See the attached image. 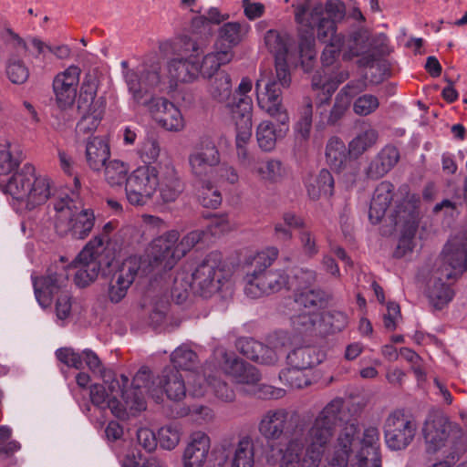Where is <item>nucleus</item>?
<instances>
[{
  "instance_id": "1",
  "label": "nucleus",
  "mask_w": 467,
  "mask_h": 467,
  "mask_svg": "<svg viewBox=\"0 0 467 467\" xmlns=\"http://www.w3.org/2000/svg\"><path fill=\"white\" fill-rule=\"evenodd\" d=\"M343 404L341 399L331 400L311 422L296 426L283 441L275 440L286 428L288 412L283 409L266 411L258 424L260 434L268 441L266 462L278 467H319L334 440Z\"/></svg>"
},
{
  "instance_id": "2",
  "label": "nucleus",
  "mask_w": 467,
  "mask_h": 467,
  "mask_svg": "<svg viewBox=\"0 0 467 467\" xmlns=\"http://www.w3.org/2000/svg\"><path fill=\"white\" fill-rule=\"evenodd\" d=\"M101 236L92 238L68 266L49 269L47 275L33 278L36 298L42 307L51 304L52 296L67 287L69 271H74V282L78 287H86L96 280L100 270L99 257L103 251Z\"/></svg>"
},
{
  "instance_id": "3",
  "label": "nucleus",
  "mask_w": 467,
  "mask_h": 467,
  "mask_svg": "<svg viewBox=\"0 0 467 467\" xmlns=\"http://www.w3.org/2000/svg\"><path fill=\"white\" fill-rule=\"evenodd\" d=\"M378 428L365 429L360 439L357 425L348 423L327 448V463L329 467H348V463L357 467H381Z\"/></svg>"
},
{
  "instance_id": "4",
  "label": "nucleus",
  "mask_w": 467,
  "mask_h": 467,
  "mask_svg": "<svg viewBox=\"0 0 467 467\" xmlns=\"http://www.w3.org/2000/svg\"><path fill=\"white\" fill-rule=\"evenodd\" d=\"M101 379L103 384H93L89 389L90 401L94 406L102 410L109 409L121 420L146 409L145 400L139 396L133 384L128 389L130 379L127 376L104 375Z\"/></svg>"
},
{
  "instance_id": "5",
  "label": "nucleus",
  "mask_w": 467,
  "mask_h": 467,
  "mask_svg": "<svg viewBox=\"0 0 467 467\" xmlns=\"http://www.w3.org/2000/svg\"><path fill=\"white\" fill-rule=\"evenodd\" d=\"M467 270V232L451 238L444 247L433 280L428 289L431 304L441 309L453 297V291L443 282L458 278Z\"/></svg>"
},
{
  "instance_id": "6",
  "label": "nucleus",
  "mask_w": 467,
  "mask_h": 467,
  "mask_svg": "<svg viewBox=\"0 0 467 467\" xmlns=\"http://www.w3.org/2000/svg\"><path fill=\"white\" fill-rule=\"evenodd\" d=\"M203 230H193L181 240L177 231H169L153 239L146 250L147 264L142 272L161 275L171 270L175 265L204 238Z\"/></svg>"
},
{
  "instance_id": "7",
  "label": "nucleus",
  "mask_w": 467,
  "mask_h": 467,
  "mask_svg": "<svg viewBox=\"0 0 467 467\" xmlns=\"http://www.w3.org/2000/svg\"><path fill=\"white\" fill-rule=\"evenodd\" d=\"M275 246L266 247L246 259L248 270L244 275V294L253 299L277 293L288 284L284 269H269L278 258Z\"/></svg>"
},
{
  "instance_id": "8",
  "label": "nucleus",
  "mask_w": 467,
  "mask_h": 467,
  "mask_svg": "<svg viewBox=\"0 0 467 467\" xmlns=\"http://www.w3.org/2000/svg\"><path fill=\"white\" fill-rule=\"evenodd\" d=\"M4 191L17 202V210L32 211L45 204L52 195V181L45 175L36 172L31 164H26L11 175L6 181H2Z\"/></svg>"
},
{
  "instance_id": "9",
  "label": "nucleus",
  "mask_w": 467,
  "mask_h": 467,
  "mask_svg": "<svg viewBox=\"0 0 467 467\" xmlns=\"http://www.w3.org/2000/svg\"><path fill=\"white\" fill-rule=\"evenodd\" d=\"M225 282L219 255L211 254L196 266L191 275V281L183 273L176 275L171 294L179 304L187 299L189 289L208 298L220 291Z\"/></svg>"
},
{
  "instance_id": "10",
  "label": "nucleus",
  "mask_w": 467,
  "mask_h": 467,
  "mask_svg": "<svg viewBox=\"0 0 467 467\" xmlns=\"http://www.w3.org/2000/svg\"><path fill=\"white\" fill-rule=\"evenodd\" d=\"M290 84V74L285 62L275 61V74L269 68H261L255 82L256 103L260 109L282 124L289 123V116L282 102L280 87Z\"/></svg>"
},
{
  "instance_id": "11",
  "label": "nucleus",
  "mask_w": 467,
  "mask_h": 467,
  "mask_svg": "<svg viewBox=\"0 0 467 467\" xmlns=\"http://www.w3.org/2000/svg\"><path fill=\"white\" fill-rule=\"evenodd\" d=\"M425 451L428 454L442 453L447 457L462 453L465 432L441 413H431L426 418L421 428Z\"/></svg>"
},
{
  "instance_id": "12",
  "label": "nucleus",
  "mask_w": 467,
  "mask_h": 467,
  "mask_svg": "<svg viewBox=\"0 0 467 467\" xmlns=\"http://www.w3.org/2000/svg\"><path fill=\"white\" fill-rule=\"evenodd\" d=\"M132 384L140 397L149 395L156 402H162L164 396L170 400L180 401L185 398L187 391L182 375L171 368H165L155 379L149 369L143 368L136 373Z\"/></svg>"
},
{
  "instance_id": "13",
  "label": "nucleus",
  "mask_w": 467,
  "mask_h": 467,
  "mask_svg": "<svg viewBox=\"0 0 467 467\" xmlns=\"http://www.w3.org/2000/svg\"><path fill=\"white\" fill-rule=\"evenodd\" d=\"M55 210V228L59 235L70 234L75 239H85L94 227V213L84 208L80 200L66 196L56 202Z\"/></svg>"
},
{
  "instance_id": "14",
  "label": "nucleus",
  "mask_w": 467,
  "mask_h": 467,
  "mask_svg": "<svg viewBox=\"0 0 467 467\" xmlns=\"http://www.w3.org/2000/svg\"><path fill=\"white\" fill-rule=\"evenodd\" d=\"M130 84L134 92V103L143 106L161 128L171 132H180L184 130V118L179 108L172 102L163 97L150 96V93L141 97L132 80Z\"/></svg>"
},
{
  "instance_id": "15",
  "label": "nucleus",
  "mask_w": 467,
  "mask_h": 467,
  "mask_svg": "<svg viewBox=\"0 0 467 467\" xmlns=\"http://www.w3.org/2000/svg\"><path fill=\"white\" fill-rule=\"evenodd\" d=\"M160 185L159 171L153 165H140L127 179L125 192L131 205L143 206L148 203Z\"/></svg>"
},
{
  "instance_id": "16",
  "label": "nucleus",
  "mask_w": 467,
  "mask_h": 467,
  "mask_svg": "<svg viewBox=\"0 0 467 467\" xmlns=\"http://www.w3.org/2000/svg\"><path fill=\"white\" fill-rule=\"evenodd\" d=\"M191 173L199 182L212 181L216 167L220 164L221 154L210 137H202L198 147L189 155Z\"/></svg>"
},
{
  "instance_id": "17",
  "label": "nucleus",
  "mask_w": 467,
  "mask_h": 467,
  "mask_svg": "<svg viewBox=\"0 0 467 467\" xmlns=\"http://www.w3.org/2000/svg\"><path fill=\"white\" fill-rule=\"evenodd\" d=\"M418 202L414 196L409 197L396 211L395 224L402 231L396 251L397 256H403L413 249V236L418 228Z\"/></svg>"
},
{
  "instance_id": "18",
  "label": "nucleus",
  "mask_w": 467,
  "mask_h": 467,
  "mask_svg": "<svg viewBox=\"0 0 467 467\" xmlns=\"http://www.w3.org/2000/svg\"><path fill=\"white\" fill-rule=\"evenodd\" d=\"M416 423L401 411L390 413L385 421L384 432L387 446L393 451L403 450L413 441Z\"/></svg>"
},
{
  "instance_id": "19",
  "label": "nucleus",
  "mask_w": 467,
  "mask_h": 467,
  "mask_svg": "<svg viewBox=\"0 0 467 467\" xmlns=\"http://www.w3.org/2000/svg\"><path fill=\"white\" fill-rule=\"evenodd\" d=\"M345 5L338 0H329L324 8L321 4L315 5L307 13L305 5H297L296 8V20L302 26L311 30L317 27L319 32L320 20L332 21L336 27V22L340 21L345 16Z\"/></svg>"
},
{
  "instance_id": "20",
  "label": "nucleus",
  "mask_w": 467,
  "mask_h": 467,
  "mask_svg": "<svg viewBox=\"0 0 467 467\" xmlns=\"http://www.w3.org/2000/svg\"><path fill=\"white\" fill-rule=\"evenodd\" d=\"M122 75L127 85L129 93L134 101V92L130 88V81L135 84L136 89L139 90L140 96L150 92V90L158 88L161 84L160 67L157 64L147 66L145 64L130 68L126 60L121 61Z\"/></svg>"
},
{
  "instance_id": "21",
  "label": "nucleus",
  "mask_w": 467,
  "mask_h": 467,
  "mask_svg": "<svg viewBox=\"0 0 467 467\" xmlns=\"http://www.w3.org/2000/svg\"><path fill=\"white\" fill-rule=\"evenodd\" d=\"M80 72L78 67L70 66L55 77L53 91L56 103L60 109L66 110L73 106L77 96Z\"/></svg>"
},
{
  "instance_id": "22",
  "label": "nucleus",
  "mask_w": 467,
  "mask_h": 467,
  "mask_svg": "<svg viewBox=\"0 0 467 467\" xmlns=\"http://www.w3.org/2000/svg\"><path fill=\"white\" fill-rule=\"evenodd\" d=\"M210 436L202 431H192L182 454V467H204L211 451Z\"/></svg>"
},
{
  "instance_id": "23",
  "label": "nucleus",
  "mask_w": 467,
  "mask_h": 467,
  "mask_svg": "<svg viewBox=\"0 0 467 467\" xmlns=\"http://www.w3.org/2000/svg\"><path fill=\"white\" fill-rule=\"evenodd\" d=\"M140 269L141 261L137 256H130L123 261L109 285V296L112 302L118 303L126 296Z\"/></svg>"
},
{
  "instance_id": "24",
  "label": "nucleus",
  "mask_w": 467,
  "mask_h": 467,
  "mask_svg": "<svg viewBox=\"0 0 467 467\" xmlns=\"http://www.w3.org/2000/svg\"><path fill=\"white\" fill-rule=\"evenodd\" d=\"M56 355L62 363L77 369L81 368L83 362H85L88 368L92 373L98 374L99 378H104V375H114L111 370L104 368L98 355L90 349H85L82 353H78L73 348H63L57 349Z\"/></svg>"
},
{
  "instance_id": "25",
  "label": "nucleus",
  "mask_w": 467,
  "mask_h": 467,
  "mask_svg": "<svg viewBox=\"0 0 467 467\" xmlns=\"http://www.w3.org/2000/svg\"><path fill=\"white\" fill-rule=\"evenodd\" d=\"M56 355L62 363L77 369L81 368L83 362H85L88 368L92 373L98 374L99 378H104V375H114L111 370L104 368L98 355L90 349H85L82 353H78L73 348H63L57 349Z\"/></svg>"
},
{
  "instance_id": "26",
  "label": "nucleus",
  "mask_w": 467,
  "mask_h": 467,
  "mask_svg": "<svg viewBox=\"0 0 467 467\" xmlns=\"http://www.w3.org/2000/svg\"><path fill=\"white\" fill-rule=\"evenodd\" d=\"M253 99L245 97L231 106V112L235 120L236 137L235 145H247L252 136L253 127Z\"/></svg>"
},
{
  "instance_id": "27",
  "label": "nucleus",
  "mask_w": 467,
  "mask_h": 467,
  "mask_svg": "<svg viewBox=\"0 0 467 467\" xmlns=\"http://www.w3.org/2000/svg\"><path fill=\"white\" fill-rule=\"evenodd\" d=\"M223 369L224 373L230 376L236 383L255 385L260 381L261 375L253 365L234 356H229L226 353H223Z\"/></svg>"
},
{
  "instance_id": "28",
  "label": "nucleus",
  "mask_w": 467,
  "mask_h": 467,
  "mask_svg": "<svg viewBox=\"0 0 467 467\" xmlns=\"http://www.w3.org/2000/svg\"><path fill=\"white\" fill-rule=\"evenodd\" d=\"M211 387L215 396L223 401H232L234 399V390L228 385L216 378L208 376V379H203L201 375L191 373L190 392L192 396L202 397Z\"/></svg>"
},
{
  "instance_id": "29",
  "label": "nucleus",
  "mask_w": 467,
  "mask_h": 467,
  "mask_svg": "<svg viewBox=\"0 0 467 467\" xmlns=\"http://www.w3.org/2000/svg\"><path fill=\"white\" fill-rule=\"evenodd\" d=\"M288 131V123L274 124L271 120H262L255 128V139L258 147L265 152L273 151L278 140L284 139Z\"/></svg>"
},
{
  "instance_id": "30",
  "label": "nucleus",
  "mask_w": 467,
  "mask_h": 467,
  "mask_svg": "<svg viewBox=\"0 0 467 467\" xmlns=\"http://www.w3.org/2000/svg\"><path fill=\"white\" fill-rule=\"evenodd\" d=\"M317 37L323 42L329 44L324 48L321 60L324 66L332 65L339 55L343 46V36L335 33V26L332 21L320 20Z\"/></svg>"
},
{
  "instance_id": "31",
  "label": "nucleus",
  "mask_w": 467,
  "mask_h": 467,
  "mask_svg": "<svg viewBox=\"0 0 467 467\" xmlns=\"http://www.w3.org/2000/svg\"><path fill=\"white\" fill-rule=\"evenodd\" d=\"M400 153L396 147H384L369 162L365 170L368 179L377 180L387 174L399 161Z\"/></svg>"
},
{
  "instance_id": "32",
  "label": "nucleus",
  "mask_w": 467,
  "mask_h": 467,
  "mask_svg": "<svg viewBox=\"0 0 467 467\" xmlns=\"http://www.w3.org/2000/svg\"><path fill=\"white\" fill-rule=\"evenodd\" d=\"M394 186L389 182H380L374 191L368 216L373 223L380 222L393 199Z\"/></svg>"
},
{
  "instance_id": "33",
  "label": "nucleus",
  "mask_w": 467,
  "mask_h": 467,
  "mask_svg": "<svg viewBox=\"0 0 467 467\" xmlns=\"http://www.w3.org/2000/svg\"><path fill=\"white\" fill-rule=\"evenodd\" d=\"M105 108L106 99L104 97H99L97 102L87 106V108L78 107L82 115L78 123V131L84 134L95 131L103 118Z\"/></svg>"
},
{
  "instance_id": "34",
  "label": "nucleus",
  "mask_w": 467,
  "mask_h": 467,
  "mask_svg": "<svg viewBox=\"0 0 467 467\" xmlns=\"http://www.w3.org/2000/svg\"><path fill=\"white\" fill-rule=\"evenodd\" d=\"M168 74L174 84L177 82H191L199 75V63L192 57L186 59H171L168 63Z\"/></svg>"
},
{
  "instance_id": "35",
  "label": "nucleus",
  "mask_w": 467,
  "mask_h": 467,
  "mask_svg": "<svg viewBox=\"0 0 467 467\" xmlns=\"http://www.w3.org/2000/svg\"><path fill=\"white\" fill-rule=\"evenodd\" d=\"M252 172L261 181L275 183L282 181L286 175V170L282 161L274 158H265L256 161Z\"/></svg>"
},
{
  "instance_id": "36",
  "label": "nucleus",
  "mask_w": 467,
  "mask_h": 467,
  "mask_svg": "<svg viewBox=\"0 0 467 467\" xmlns=\"http://www.w3.org/2000/svg\"><path fill=\"white\" fill-rule=\"evenodd\" d=\"M109 156V146L104 138L93 137L88 140L86 160L90 169L96 171H100Z\"/></svg>"
},
{
  "instance_id": "37",
  "label": "nucleus",
  "mask_w": 467,
  "mask_h": 467,
  "mask_svg": "<svg viewBox=\"0 0 467 467\" xmlns=\"http://www.w3.org/2000/svg\"><path fill=\"white\" fill-rule=\"evenodd\" d=\"M250 26L246 23L228 22L219 30V45L223 46V49H229L238 45L248 34Z\"/></svg>"
},
{
  "instance_id": "38",
  "label": "nucleus",
  "mask_w": 467,
  "mask_h": 467,
  "mask_svg": "<svg viewBox=\"0 0 467 467\" xmlns=\"http://www.w3.org/2000/svg\"><path fill=\"white\" fill-rule=\"evenodd\" d=\"M234 57L233 51L229 49H220L216 47L215 52L207 54L201 65H199V74L204 78L213 77L221 66L228 64Z\"/></svg>"
},
{
  "instance_id": "39",
  "label": "nucleus",
  "mask_w": 467,
  "mask_h": 467,
  "mask_svg": "<svg viewBox=\"0 0 467 467\" xmlns=\"http://www.w3.org/2000/svg\"><path fill=\"white\" fill-rule=\"evenodd\" d=\"M348 153L346 145L339 138L332 137L326 149V159L331 169L341 171L348 162Z\"/></svg>"
},
{
  "instance_id": "40",
  "label": "nucleus",
  "mask_w": 467,
  "mask_h": 467,
  "mask_svg": "<svg viewBox=\"0 0 467 467\" xmlns=\"http://www.w3.org/2000/svg\"><path fill=\"white\" fill-rule=\"evenodd\" d=\"M231 467H254V447L249 437H243L235 445L231 457Z\"/></svg>"
},
{
  "instance_id": "41",
  "label": "nucleus",
  "mask_w": 467,
  "mask_h": 467,
  "mask_svg": "<svg viewBox=\"0 0 467 467\" xmlns=\"http://www.w3.org/2000/svg\"><path fill=\"white\" fill-rule=\"evenodd\" d=\"M307 192L312 199L329 197L334 192V179L331 173L323 169L307 183Z\"/></svg>"
},
{
  "instance_id": "42",
  "label": "nucleus",
  "mask_w": 467,
  "mask_h": 467,
  "mask_svg": "<svg viewBox=\"0 0 467 467\" xmlns=\"http://www.w3.org/2000/svg\"><path fill=\"white\" fill-rule=\"evenodd\" d=\"M322 296L319 291L314 289L298 290L293 300L287 305L294 311L314 310L321 304Z\"/></svg>"
},
{
  "instance_id": "43",
  "label": "nucleus",
  "mask_w": 467,
  "mask_h": 467,
  "mask_svg": "<svg viewBox=\"0 0 467 467\" xmlns=\"http://www.w3.org/2000/svg\"><path fill=\"white\" fill-rule=\"evenodd\" d=\"M161 184V194L164 202L174 201L182 191L175 167L171 163L165 164V172Z\"/></svg>"
},
{
  "instance_id": "44",
  "label": "nucleus",
  "mask_w": 467,
  "mask_h": 467,
  "mask_svg": "<svg viewBox=\"0 0 467 467\" xmlns=\"http://www.w3.org/2000/svg\"><path fill=\"white\" fill-rule=\"evenodd\" d=\"M319 362V355L317 354L315 348L310 347L296 348L287 355V365L308 371Z\"/></svg>"
},
{
  "instance_id": "45",
  "label": "nucleus",
  "mask_w": 467,
  "mask_h": 467,
  "mask_svg": "<svg viewBox=\"0 0 467 467\" xmlns=\"http://www.w3.org/2000/svg\"><path fill=\"white\" fill-rule=\"evenodd\" d=\"M378 137V132L373 129L359 132L349 141L348 154L354 158L360 157L376 144Z\"/></svg>"
},
{
  "instance_id": "46",
  "label": "nucleus",
  "mask_w": 467,
  "mask_h": 467,
  "mask_svg": "<svg viewBox=\"0 0 467 467\" xmlns=\"http://www.w3.org/2000/svg\"><path fill=\"white\" fill-rule=\"evenodd\" d=\"M103 167L104 177L107 183L111 187H121L123 183L127 184L129 177V165L119 160H111Z\"/></svg>"
},
{
  "instance_id": "47",
  "label": "nucleus",
  "mask_w": 467,
  "mask_h": 467,
  "mask_svg": "<svg viewBox=\"0 0 467 467\" xmlns=\"http://www.w3.org/2000/svg\"><path fill=\"white\" fill-rule=\"evenodd\" d=\"M182 430L178 423H169L158 431V442L161 449L166 451L174 450L180 443Z\"/></svg>"
},
{
  "instance_id": "48",
  "label": "nucleus",
  "mask_w": 467,
  "mask_h": 467,
  "mask_svg": "<svg viewBox=\"0 0 467 467\" xmlns=\"http://www.w3.org/2000/svg\"><path fill=\"white\" fill-rule=\"evenodd\" d=\"M348 323L346 314L340 311H327L320 313L319 331L324 333H335L343 330Z\"/></svg>"
},
{
  "instance_id": "49",
  "label": "nucleus",
  "mask_w": 467,
  "mask_h": 467,
  "mask_svg": "<svg viewBox=\"0 0 467 467\" xmlns=\"http://www.w3.org/2000/svg\"><path fill=\"white\" fill-rule=\"evenodd\" d=\"M161 153V147L159 140L152 136H147L139 145L137 154L142 161V165L155 163Z\"/></svg>"
},
{
  "instance_id": "50",
  "label": "nucleus",
  "mask_w": 467,
  "mask_h": 467,
  "mask_svg": "<svg viewBox=\"0 0 467 467\" xmlns=\"http://www.w3.org/2000/svg\"><path fill=\"white\" fill-rule=\"evenodd\" d=\"M99 79L95 73H88L83 80L80 94L78 100V107L87 108L98 101L97 97Z\"/></svg>"
},
{
  "instance_id": "51",
  "label": "nucleus",
  "mask_w": 467,
  "mask_h": 467,
  "mask_svg": "<svg viewBox=\"0 0 467 467\" xmlns=\"http://www.w3.org/2000/svg\"><path fill=\"white\" fill-rule=\"evenodd\" d=\"M280 379L294 389H301L310 384L309 371L289 366L283 369L279 375Z\"/></svg>"
},
{
  "instance_id": "52",
  "label": "nucleus",
  "mask_w": 467,
  "mask_h": 467,
  "mask_svg": "<svg viewBox=\"0 0 467 467\" xmlns=\"http://www.w3.org/2000/svg\"><path fill=\"white\" fill-rule=\"evenodd\" d=\"M296 315H291V324L299 332L308 331L314 328L319 330L320 313L314 310H303Z\"/></svg>"
},
{
  "instance_id": "53",
  "label": "nucleus",
  "mask_w": 467,
  "mask_h": 467,
  "mask_svg": "<svg viewBox=\"0 0 467 467\" xmlns=\"http://www.w3.org/2000/svg\"><path fill=\"white\" fill-rule=\"evenodd\" d=\"M199 201L203 207L216 209L222 202V195L213 181L199 182Z\"/></svg>"
},
{
  "instance_id": "54",
  "label": "nucleus",
  "mask_w": 467,
  "mask_h": 467,
  "mask_svg": "<svg viewBox=\"0 0 467 467\" xmlns=\"http://www.w3.org/2000/svg\"><path fill=\"white\" fill-rule=\"evenodd\" d=\"M6 76L14 84H23L29 77V70L25 63L16 57H10L6 63Z\"/></svg>"
},
{
  "instance_id": "55",
  "label": "nucleus",
  "mask_w": 467,
  "mask_h": 467,
  "mask_svg": "<svg viewBox=\"0 0 467 467\" xmlns=\"http://www.w3.org/2000/svg\"><path fill=\"white\" fill-rule=\"evenodd\" d=\"M197 360L196 354L187 347L177 348L171 356V361L176 368L190 370Z\"/></svg>"
},
{
  "instance_id": "56",
  "label": "nucleus",
  "mask_w": 467,
  "mask_h": 467,
  "mask_svg": "<svg viewBox=\"0 0 467 467\" xmlns=\"http://www.w3.org/2000/svg\"><path fill=\"white\" fill-rule=\"evenodd\" d=\"M348 77L349 75L347 71H340L333 79H327L323 81L321 76L319 74H316L312 79V86L315 88H321L324 94L327 95V99H328L336 90L338 84L344 82L348 78Z\"/></svg>"
},
{
  "instance_id": "57",
  "label": "nucleus",
  "mask_w": 467,
  "mask_h": 467,
  "mask_svg": "<svg viewBox=\"0 0 467 467\" xmlns=\"http://www.w3.org/2000/svg\"><path fill=\"white\" fill-rule=\"evenodd\" d=\"M19 159L14 155L11 143H0V174H7L18 166Z\"/></svg>"
},
{
  "instance_id": "58",
  "label": "nucleus",
  "mask_w": 467,
  "mask_h": 467,
  "mask_svg": "<svg viewBox=\"0 0 467 467\" xmlns=\"http://www.w3.org/2000/svg\"><path fill=\"white\" fill-rule=\"evenodd\" d=\"M265 44L268 49L277 56L276 61L285 62L280 57L287 52V45L285 38L275 30H269L265 36Z\"/></svg>"
},
{
  "instance_id": "59",
  "label": "nucleus",
  "mask_w": 467,
  "mask_h": 467,
  "mask_svg": "<svg viewBox=\"0 0 467 467\" xmlns=\"http://www.w3.org/2000/svg\"><path fill=\"white\" fill-rule=\"evenodd\" d=\"M213 184H235L239 181L236 170L230 165L223 164L217 166L212 177Z\"/></svg>"
},
{
  "instance_id": "60",
  "label": "nucleus",
  "mask_w": 467,
  "mask_h": 467,
  "mask_svg": "<svg viewBox=\"0 0 467 467\" xmlns=\"http://www.w3.org/2000/svg\"><path fill=\"white\" fill-rule=\"evenodd\" d=\"M379 102L377 97L365 94L358 97L353 105L354 112L359 116H367L379 108Z\"/></svg>"
},
{
  "instance_id": "61",
  "label": "nucleus",
  "mask_w": 467,
  "mask_h": 467,
  "mask_svg": "<svg viewBox=\"0 0 467 467\" xmlns=\"http://www.w3.org/2000/svg\"><path fill=\"white\" fill-rule=\"evenodd\" d=\"M232 82L231 78L227 74H222L219 78H215L211 86V94L218 100H223L231 93Z\"/></svg>"
},
{
  "instance_id": "62",
  "label": "nucleus",
  "mask_w": 467,
  "mask_h": 467,
  "mask_svg": "<svg viewBox=\"0 0 467 467\" xmlns=\"http://www.w3.org/2000/svg\"><path fill=\"white\" fill-rule=\"evenodd\" d=\"M298 239L302 251L306 256L314 257L318 254L317 238L309 229H302L298 234Z\"/></svg>"
},
{
  "instance_id": "63",
  "label": "nucleus",
  "mask_w": 467,
  "mask_h": 467,
  "mask_svg": "<svg viewBox=\"0 0 467 467\" xmlns=\"http://www.w3.org/2000/svg\"><path fill=\"white\" fill-rule=\"evenodd\" d=\"M234 228V224L225 215H217L211 219L207 225V232L212 235L217 236L229 233Z\"/></svg>"
},
{
  "instance_id": "64",
  "label": "nucleus",
  "mask_w": 467,
  "mask_h": 467,
  "mask_svg": "<svg viewBox=\"0 0 467 467\" xmlns=\"http://www.w3.org/2000/svg\"><path fill=\"white\" fill-rule=\"evenodd\" d=\"M189 415L192 420L199 425L210 423L214 419L213 410L203 405H194L189 409Z\"/></svg>"
}]
</instances>
